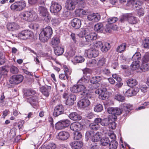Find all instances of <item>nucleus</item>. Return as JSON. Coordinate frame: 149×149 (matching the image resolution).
Instances as JSON below:
<instances>
[{
    "mask_svg": "<svg viewBox=\"0 0 149 149\" xmlns=\"http://www.w3.org/2000/svg\"><path fill=\"white\" fill-rule=\"evenodd\" d=\"M99 86L100 84L99 83L97 82L91 84V85L88 86V87L93 89H96Z\"/></svg>",
    "mask_w": 149,
    "mask_h": 149,
    "instance_id": "obj_54",
    "label": "nucleus"
},
{
    "mask_svg": "<svg viewBox=\"0 0 149 149\" xmlns=\"http://www.w3.org/2000/svg\"><path fill=\"white\" fill-rule=\"evenodd\" d=\"M83 143L80 141H74L70 143L72 149H80L83 146Z\"/></svg>",
    "mask_w": 149,
    "mask_h": 149,
    "instance_id": "obj_22",
    "label": "nucleus"
},
{
    "mask_svg": "<svg viewBox=\"0 0 149 149\" xmlns=\"http://www.w3.org/2000/svg\"><path fill=\"white\" fill-rule=\"evenodd\" d=\"M33 34V32L30 30H26L22 31L19 33L18 36L20 39L25 40L29 39L32 37Z\"/></svg>",
    "mask_w": 149,
    "mask_h": 149,
    "instance_id": "obj_9",
    "label": "nucleus"
},
{
    "mask_svg": "<svg viewBox=\"0 0 149 149\" xmlns=\"http://www.w3.org/2000/svg\"><path fill=\"white\" fill-rule=\"evenodd\" d=\"M149 60V54L148 53H146L143 56L141 61L142 63H145L148 62Z\"/></svg>",
    "mask_w": 149,
    "mask_h": 149,
    "instance_id": "obj_47",
    "label": "nucleus"
},
{
    "mask_svg": "<svg viewBox=\"0 0 149 149\" xmlns=\"http://www.w3.org/2000/svg\"><path fill=\"white\" fill-rule=\"evenodd\" d=\"M88 83L89 80L86 79V77L84 76L79 80L77 84H83L85 85V86L88 87Z\"/></svg>",
    "mask_w": 149,
    "mask_h": 149,
    "instance_id": "obj_30",
    "label": "nucleus"
},
{
    "mask_svg": "<svg viewBox=\"0 0 149 149\" xmlns=\"http://www.w3.org/2000/svg\"><path fill=\"white\" fill-rule=\"evenodd\" d=\"M69 133L67 132L62 131L59 132L56 136L57 139L61 140H65L68 139L70 137Z\"/></svg>",
    "mask_w": 149,
    "mask_h": 149,
    "instance_id": "obj_17",
    "label": "nucleus"
},
{
    "mask_svg": "<svg viewBox=\"0 0 149 149\" xmlns=\"http://www.w3.org/2000/svg\"><path fill=\"white\" fill-rule=\"evenodd\" d=\"M106 90L103 88V89H98L96 90L95 93L96 94L99 95V98L102 100H105L108 98V97L106 93Z\"/></svg>",
    "mask_w": 149,
    "mask_h": 149,
    "instance_id": "obj_14",
    "label": "nucleus"
},
{
    "mask_svg": "<svg viewBox=\"0 0 149 149\" xmlns=\"http://www.w3.org/2000/svg\"><path fill=\"white\" fill-rule=\"evenodd\" d=\"M52 30L49 26L45 27L40 33L39 36L40 40L43 42H47L52 34Z\"/></svg>",
    "mask_w": 149,
    "mask_h": 149,
    "instance_id": "obj_2",
    "label": "nucleus"
},
{
    "mask_svg": "<svg viewBox=\"0 0 149 149\" xmlns=\"http://www.w3.org/2000/svg\"><path fill=\"white\" fill-rule=\"evenodd\" d=\"M72 26L75 29L79 28L81 25V22L79 19L75 18L73 19L71 22Z\"/></svg>",
    "mask_w": 149,
    "mask_h": 149,
    "instance_id": "obj_21",
    "label": "nucleus"
},
{
    "mask_svg": "<svg viewBox=\"0 0 149 149\" xmlns=\"http://www.w3.org/2000/svg\"><path fill=\"white\" fill-rule=\"evenodd\" d=\"M24 93L26 96H31L34 95L36 93V91L34 90L29 89L24 91Z\"/></svg>",
    "mask_w": 149,
    "mask_h": 149,
    "instance_id": "obj_50",
    "label": "nucleus"
},
{
    "mask_svg": "<svg viewBox=\"0 0 149 149\" xmlns=\"http://www.w3.org/2000/svg\"><path fill=\"white\" fill-rule=\"evenodd\" d=\"M88 11L82 9H78L75 11V13L77 16L79 17L83 15H85L87 14Z\"/></svg>",
    "mask_w": 149,
    "mask_h": 149,
    "instance_id": "obj_28",
    "label": "nucleus"
},
{
    "mask_svg": "<svg viewBox=\"0 0 149 149\" xmlns=\"http://www.w3.org/2000/svg\"><path fill=\"white\" fill-rule=\"evenodd\" d=\"M12 78L10 80L12 84H18L23 81L24 77L21 74L16 75L12 76Z\"/></svg>",
    "mask_w": 149,
    "mask_h": 149,
    "instance_id": "obj_11",
    "label": "nucleus"
},
{
    "mask_svg": "<svg viewBox=\"0 0 149 149\" xmlns=\"http://www.w3.org/2000/svg\"><path fill=\"white\" fill-rule=\"evenodd\" d=\"M56 147L55 144L53 143H49L46 146V149H55Z\"/></svg>",
    "mask_w": 149,
    "mask_h": 149,
    "instance_id": "obj_62",
    "label": "nucleus"
},
{
    "mask_svg": "<svg viewBox=\"0 0 149 149\" xmlns=\"http://www.w3.org/2000/svg\"><path fill=\"white\" fill-rule=\"evenodd\" d=\"M61 21L60 19L58 17H54L51 20L52 24L55 26L58 25Z\"/></svg>",
    "mask_w": 149,
    "mask_h": 149,
    "instance_id": "obj_44",
    "label": "nucleus"
},
{
    "mask_svg": "<svg viewBox=\"0 0 149 149\" xmlns=\"http://www.w3.org/2000/svg\"><path fill=\"white\" fill-rule=\"evenodd\" d=\"M95 132L92 131H88L86 132V137L88 139H91L93 137V135H94Z\"/></svg>",
    "mask_w": 149,
    "mask_h": 149,
    "instance_id": "obj_45",
    "label": "nucleus"
},
{
    "mask_svg": "<svg viewBox=\"0 0 149 149\" xmlns=\"http://www.w3.org/2000/svg\"><path fill=\"white\" fill-rule=\"evenodd\" d=\"M26 6V4L25 1H18L11 4L10 8L13 11H19L23 10Z\"/></svg>",
    "mask_w": 149,
    "mask_h": 149,
    "instance_id": "obj_5",
    "label": "nucleus"
},
{
    "mask_svg": "<svg viewBox=\"0 0 149 149\" xmlns=\"http://www.w3.org/2000/svg\"><path fill=\"white\" fill-rule=\"evenodd\" d=\"M102 45V42L101 41H96L92 45V46H94V47L99 48Z\"/></svg>",
    "mask_w": 149,
    "mask_h": 149,
    "instance_id": "obj_61",
    "label": "nucleus"
},
{
    "mask_svg": "<svg viewBox=\"0 0 149 149\" xmlns=\"http://www.w3.org/2000/svg\"><path fill=\"white\" fill-rule=\"evenodd\" d=\"M98 51L93 47L92 45H90V48L85 50V56L89 58L96 57L98 56Z\"/></svg>",
    "mask_w": 149,
    "mask_h": 149,
    "instance_id": "obj_6",
    "label": "nucleus"
},
{
    "mask_svg": "<svg viewBox=\"0 0 149 149\" xmlns=\"http://www.w3.org/2000/svg\"><path fill=\"white\" fill-rule=\"evenodd\" d=\"M121 109L118 108H109L107 109L108 113L114 115V119L116 118L115 115H119L122 113H124L123 116H126L132 109V106L130 104H124L121 106Z\"/></svg>",
    "mask_w": 149,
    "mask_h": 149,
    "instance_id": "obj_1",
    "label": "nucleus"
},
{
    "mask_svg": "<svg viewBox=\"0 0 149 149\" xmlns=\"http://www.w3.org/2000/svg\"><path fill=\"white\" fill-rule=\"evenodd\" d=\"M27 101L35 108L38 106V97L36 96H33L29 98Z\"/></svg>",
    "mask_w": 149,
    "mask_h": 149,
    "instance_id": "obj_18",
    "label": "nucleus"
},
{
    "mask_svg": "<svg viewBox=\"0 0 149 149\" xmlns=\"http://www.w3.org/2000/svg\"><path fill=\"white\" fill-rule=\"evenodd\" d=\"M106 61V60L105 58L102 57L98 61L97 65L99 67L103 66L105 65Z\"/></svg>",
    "mask_w": 149,
    "mask_h": 149,
    "instance_id": "obj_43",
    "label": "nucleus"
},
{
    "mask_svg": "<svg viewBox=\"0 0 149 149\" xmlns=\"http://www.w3.org/2000/svg\"><path fill=\"white\" fill-rule=\"evenodd\" d=\"M97 37V34L95 32H92L87 34L85 37V40L81 42L83 45H87L90 43L91 41L96 40Z\"/></svg>",
    "mask_w": 149,
    "mask_h": 149,
    "instance_id": "obj_7",
    "label": "nucleus"
},
{
    "mask_svg": "<svg viewBox=\"0 0 149 149\" xmlns=\"http://www.w3.org/2000/svg\"><path fill=\"white\" fill-rule=\"evenodd\" d=\"M141 59V54L139 52H136L132 57L133 61L140 62Z\"/></svg>",
    "mask_w": 149,
    "mask_h": 149,
    "instance_id": "obj_31",
    "label": "nucleus"
},
{
    "mask_svg": "<svg viewBox=\"0 0 149 149\" xmlns=\"http://www.w3.org/2000/svg\"><path fill=\"white\" fill-rule=\"evenodd\" d=\"M64 128L68 127L70 124V122L67 119L61 120Z\"/></svg>",
    "mask_w": 149,
    "mask_h": 149,
    "instance_id": "obj_56",
    "label": "nucleus"
},
{
    "mask_svg": "<svg viewBox=\"0 0 149 149\" xmlns=\"http://www.w3.org/2000/svg\"><path fill=\"white\" fill-rule=\"evenodd\" d=\"M62 9L61 5L57 3H53L50 7V12L53 13H56Z\"/></svg>",
    "mask_w": 149,
    "mask_h": 149,
    "instance_id": "obj_10",
    "label": "nucleus"
},
{
    "mask_svg": "<svg viewBox=\"0 0 149 149\" xmlns=\"http://www.w3.org/2000/svg\"><path fill=\"white\" fill-rule=\"evenodd\" d=\"M76 5L81 7H84L85 6L84 1V0H75Z\"/></svg>",
    "mask_w": 149,
    "mask_h": 149,
    "instance_id": "obj_52",
    "label": "nucleus"
},
{
    "mask_svg": "<svg viewBox=\"0 0 149 149\" xmlns=\"http://www.w3.org/2000/svg\"><path fill=\"white\" fill-rule=\"evenodd\" d=\"M143 2L139 0H137L136 1H135L133 3V5L132 6L134 8H140V7L142 4Z\"/></svg>",
    "mask_w": 149,
    "mask_h": 149,
    "instance_id": "obj_49",
    "label": "nucleus"
},
{
    "mask_svg": "<svg viewBox=\"0 0 149 149\" xmlns=\"http://www.w3.org/2000/svg\"><path fill=\"white\" fill-rule=\"evenodd\" d=\"M69 118L74 120H79L81 119V116L76 112L71 113L69 115Z\"/></svg>",
    "mask_w": 149,
    "mask_h": 149,
    "instance_id": "obj_26",
    "label": "nucleus"
},
{
    "mask_svg": "<svg viewBox=\"0 0 149 149\" xmlns=\"http://www.w3.org/2000/svg\"><path fill=\"white\" fill-rule=\"evenodd\" d=\"M89 126L91 129L95 130H97L100 128V125H99L96 124L94 123H91Z\"/></svg>",
    "mask_w": 149,
    "mask_h": 149,
    "instance_id": "obj_46",
    "label": "nucleus"
},
{
    "mask_svg": "<svg viewBox=\"0 0 149 149\" xmlns=\"http://www.w3.org/2000/svg\"><path fill=\"white\" fill-rule=\"evenodd\" d=\"M140 63L133 61L131 65V69L133 70H137L138 69H140Z\"/></svg>",
    "mask_w": 149,
    "mask_h": 149,
    "instance_id": "obj_36",
    "label": "nucleus"
},
{
    "mask_svg": "<svg viewBox=\"0 0 149 149\" xmlns=\"http://www.w3.org/2000/svg\"><path fill=\"white\" fill-rule=\"evenodd\" d=\"M56 128L58 130H61L64 128L61 121L56 123L55 125Z\"/></svg>",
    "mask_w": 149,
    "mask_h": 149,
    "instance_id": "obj_60",
    "label": "nucleus"
},
{
    "mask_svg": "<svg viewBox=\"0 0 149 149\" xmlns=\"http://www.w3.org/2000/svg\"><path fill=\"white\" fill-rule=\"evenodd\" d=\"M126 46V44L125 43L122 44L117 47L116 51L120 53L124 52L125 50Z\"/></svg>",
    "mask_w": 149,
    "mask_h": 149,
    "instance_id": "obj_34",
    "label": "nucleus"
},
{
    "mask_svg": "<svg viewBox=\"0 0 149 149\" xmlns=\"http://www.w3.org/2000/svg\"><path fill=\"white\" fill-rule=\"evenodd\" d=\"M38 11L40 15L42 16L46 22H49L51 19V16L46 8L43 6H39Z\"/></svg>",
    "mask_w": 149,
    "mask_h": 149,
    "instance_id": "obj_8",
    "label": "nucleus"
},
{
    "mask_svg": "<svg viewBox=\"0 0 149 149\" xmlns=\"http://www.w3.org/2000/svg\"><path fill=\"white\" fill-rule=\"evenodd\" d=\"M136 94V92L132 89H129L125 91V95L127 96L130 97Z\"/></svg>",
    "mask_w": 149,
    "mask_h": 149,
    "instance_id": "obj_40",
    "label": "nucleus"
},
{
    "mask_svg": "<svg viewBox=\"0 0 149 149\" xmlns=\"http://www.w3.org/2000/svg\"><path fill=\"white\" fill-rule=\"evenodd\" d=\"M127 83L128 86L132 87L137 85V81L135 79H130L128 80Z\"/></svg>",
    "mask_w": 149,
    "mask_h": 149,
    "instance_id": "obj_41",
    "label": "nucleus"
},
{
    "mask_svg": "<svg viewBox=\"0 0 149 149\" xmlns=\"http://www.w3.org/2000/svg\"><path fill=\"white\" fill-rule=\"evenodd\" d=\"M118 143L115 140L111 141L109 144V149H116L118 146Z\"/></svg>",
    "mask_w": 149,
    "mask_h": 149,
    "instance_id": "obj_38",
    "label": "nucleus"
},
{
    "mask_svg": "<svg viewBox=\"0 0 149 149\" xmlns=\"http://www.w3.org/2000/svg\"><path fill=\"white\" fill-rule=\"evenodd\" d=\"M96 60L95 59H93L88 61L87 63V65L89 67H93L96 64Z\"/></svg>",
    "mask_w": 149,
    "mask_h": 149,
    "instance_id": "obj_53",
    "label": "nucleus"
},
{
    "mask_svg": "<svg viewBox=\"0 0 149 149\" xmlns=\"http://www.w3.org/2000/svg\"><path fill=\"white\" fill-rule=\"evenodd\" d=\"M140 69L143 72L149 71V63H142Z\"/></svg>",
    "mask_w": 149,
    "mask_h": 149,
    "instance_id": "obj_37",
    "label": "nucleus"
},
{
    "mask_svg": "<svg viewBox=\"0 0 149 149\" xmlns=\"http://www.w3.org/2000/svg\"><path fill=\"white\" fill-rule=\"evenodd\" d=\"M64 111V108L62 105H57L54 109L53 115L55 117H57L63 113Z\"/></svg>",
    "mask_w": 149,
    "mask_h": 149,
    "instance_id": "obj_12",
    "label": "nucleus"
},
{
    "mask_svg": "<svg viewBox=\"0 0 149 149\" xmlns=\"http://www.w3.org/2000/svg\"><path fill=\"white\" fill-rule=\"evenodd\" d=\"M7 28L9 31H13L18 30L19 28V26L17 24L13 22L8 24Z\"/></svg>",
    "mask_w": 149,
    "mask_h": 149,
    "instance_id": "obj_23",
    "label": "nucleus"
},
{
    "mask_svg": "<svg viewBox=\"0 0 149 149\" xmlns=\"http://www.w3.org/2000/svg\"><path fill=\"white\" fill-rule=\"evenodd\" d=\"M111 116H110V117L102 119L101 122V125L103 126H107L110 123H111L112 121V119H111Z\"/></svg>",
    "mask_w": 149,
    "mask_h": 149,
    "instance_id": "obj_29",
    "label": "nucleus"
},
{
    "mask_svg": "<svg viewBox=\"0 0 149 149\" xmlns=\"http://www.w3.org/2000/svg\"><path fill=\"white\" fill-rule=\"evenodd\" d=\"M104 29L103 24L101 23H98L96 24L94 27L95 31L100 33H102Z\"/></svg>",
    "mask_w": 149,
    "mask_h": 149,
    "instance_id": "obj_25",
    "label": "nucleus"
},
{
    "mask_svg": "<svg viewBox=\"0 0 149 149\" xmlns=\"http://www.w3.org/2000/svg\"><path fill=\"white\" fill-rule=\"evenodd\" d=\"M42 93L45 96L47 97L49 95L48 90L44 87H42L40 89Z\"/></svg>",
    "mask_w": 149,
    "mask_h": 149,
    "instance_id": "obj_57",
    "label": "nucleus"
},
{
    "mask_svg": "<svg viewBox=\"0 0 149 149\" xmlns=\"http://www.w3.org/2000/svg\"><path fill=\"white\" fill-rule=\"evenodd\" d=\"M60 42V40L58 37L55 36L52 39L50 42V44L53 47H55L57 46Z\"/></svg>",
    "mask_w": 149,
    "mask_h": 149,
    "instance_id": "obj_24",
    "label": "nucleus"
},
{
    "mask_svg": "<svg viewBox=\"0 0 149 149\" xmlns=\"http://www.w3.org/2000/svg\"><path fill=\"white\" fill-rule=\"evenodd\" d=\"M82 137V134L78 131L74 132V140H79L81 139Z\"/></svg>",
    "mask_w": 149,
    "mask_h": 149,
    "instance_id": "obj_42",
    "label": "nucleus"
},
{
    "mask_svg": "<svg viewBox=\"0 0 149 149\" xmlns=\"http://www.w3.org/2000/svg\"><path fill=\"white\" fill-rule=\"evenodd\" d=\"M114 98L118 101L122 102L125 99L124 97L119 94H117L115 95Z\"/></svg>",
    "mask_w": 149,
    "mask_h": 149,
    "instance_id": "obj_55",
    "label": "nucleus"
},
{
    "mask_svg": "<svg viewBox=\"0 0 149 149\" xmlns=\"http://www.w3.org/2000/svg\"><path fill=\"white\" fill-rule=\"evenodd\" d=\"M76 6L75 0H67L65 3V7L69 10H74Z\"/></svg>",
    "mask_w": 149,
    "mask_h": 149,
    "instance_id": "obj_13",
    "label": "nucleus"
},
{
    "mask_svg": "<svg viewBox=\"0 0 149 149\" xmlns=\"http://www.w3.org/2000/svg\"><path fill=\"white\" fill-rule=\"evenodd\" d=\"M70 90L73 93H80L83 96L87 95L89 93V90L86 88L85 85L77 84V85H74L71 88Z\"/></svg>",
    "mask_w": 149,
    "mask_h": 149,
    "instance_id": "obj_4",
    "label": "nucleus"
},
{
    "mask_svg": "<svg viewBox=\"0 0 149 149\" xmlns=\"http://www.w3.org/2000/svg\"><path fill=\"white\" fill-rule=\"evenodd\" d=\"M143 45L144 47L149 48V39L147 38L145 39Z\"/></svg>",
    "mask_w": 149,
    "mask_h": 149,
    "instance_id": "obj_64",
    "label": "nucleus"
},
{
    "mask_svg": "<svg viewBox=\"0 0 149 149\" xmlns=\"http://www.w3.org/2000/svg\"><path fill=\"white\" fill-rule=\"evenodd\" d=\"M103 109V106L100 104H97L94 108V110L95 111L97 112H100Z\"/></svg>",
    "mask_w": 149,
    "mask_h": 149,
    "instance_id": "obj_48",
    "label": "nucleus"
},
{
    "mask_svg": "<svg viewBox=\"0 0 149 149\" xmlns=\"http://www.w3.org/2000/svg\"><path fill=\"white\" fill-rule=\"evenodd\" d=\"M118 20L117 17H111L108 19V24H111L115 22Z\"/></svg>",
    "mask_w": 149,
    "mask_h": 149,
    "instance_id": "obj_59",
    "label": "nucleus"
},
{
    "mask_svg": "<svg viewBox=\"0 0 149 149\" xmlns=\"http://www.w3.org/2000/svg\"><path fill=\"white\" fill-rule=\"evenodd\" d=\"M90 104L89 100L86 99H82L78 103L79 107L81 108H84L87 107Z\"/></svg>",
    "mask_w": 149,
    "mask_h": 149,
    "instance_id": "obj_19",
    "label": "nucleus"
},
{
    "mask_svg": "<svg viewBox=\"0 0 149 149\" xmlns=\"http://www.w3.org/2000/svg\"><path fill=\"white\" fill-rule=\"evenodd\" d=\"M20 17L25 20L31 22L36 20L37 17L36 13L33 11H26L22 12Z\"/></svg>",
    "mask_w": 149,
    "mask_h": 149,
    "instance_id": "obj_3",
    "label": "nucleus"
},
{
    "mask_svg": "<svg viewBox=\"0 0 149 149\" xmlns=\"http://www.w3.org/2000/svg\"><path fill=\"white\" fill-rule=\"evenodd\" d=\"M101 133L99 132H95L94 135H93L92 141L93 142H97L99 141L101 137Z\"/></svg>",
    "mask_w": 149,
    "mask_h": 149,
    "instance_id": "obj_33",
    "label": "nucleus"
},
{
    "mask_svg": "<svg viewBox=\"0 0 149 149\" xmlns=\"http://www.w3.org/2000/svg\"><path fill=\"white\" fill-rule=\"evenodd\" d=\"M84 61V58L81 56H76L74 58V61L77 63H82Z\"/></svg>",
    "mask_w": 149,
    "mask_h": 149,
    "instance_id": "obj_51",
    "label": "nucleus"
},
{
    "mask_svg": "<svg viewBox=\"0 0 149 149\" xmlns=\"http://www.w3.org/2000/svg\"><path fill=\"white\" fill-rule=\"evenodd\" d=\"M10 71L13 74H16L18 73V70L16 67L14 66H12L10 68Z\"/></svg>",
    "mask_w": 149,
    "mask_h": 149,
    "instance_id": "obj_63",
    "label": "nucleus"
},
{
    "mask_svg": "<svg viewBox=\"0 0 149 149\" xmlns=\"http://www.w3.org/2000/svg\"><path fill=\"white\" fill-rule=\"evenodd\" d=\"M64 52V49L60 46H56L54 49V52L56 55L59 56L62 55Z\"/></svg>",
    "mask_w": 149,
    "mask_h": 149,
    "instance_id": "obj_32",
    "label": "nucleus"
},
{
    "mask_svg": "<svg viewBox=\"0 0 149 149\" xmlns=\"http://www.w3.org/2000/svg\"><path fill=\"white\" fill-rule=\"evenodd\" d=\"M88 19L93 22L98 21L100 19V15L97 13H92L87 16Z\"/></svg>",
    "mask_w": 149,
    "mask_h": 149,
    "instance_id": "obj_15",
    "label": "nucleus"
},
{
    "mask_svg": "<svg viewBox=\"0 0 149 149\" xmlns=\"http://www.w3.org/2000/svg\"><path fill=\"white\" fill-rule=\"evenodd\" d=\"M128 21L130 24H135L137 22V18L131 14H128Z\"/></svg>",
    "mask_w": 149,
    "mask_h": 149,
    "instance_id": "obj_27",
    "label": "nucleus"
},
{
    "mask_svg": "<svg viewBox=\"0 0 149 149\" xmlns=\"http://www.w3.org/2000/svg\"><path fill=\"white\" fill-rule=\"evenodd\" d=\"M101 144L103 146H106L108 145L110 141L109 138L107 137H103L100 140Z\"/></svg>",
    "mask_w": 149,
    "mask_h": 149,
    "instance_id": "obj_39",
    "label": "nucleus"
},
{
    "mask_svg": "<svg viewBox=\"0 0 149 149\" xmlns=\"http://www.w3.org/2000/svg\"><path fill=\"white\" fill-rule=\"evenodd\" d=\"M63 68L64 69V71L65 73L67 74L68 76L69 75H70L72 72L70 68H67V67L65 65H64Z\"/></svg>",
    "mask_w": 149,
    "mask_h": 149,
    "instance_id": "obj_58",
    "label": "nucleus"
},
{
    "mask_svg": "<svg viewBox=\"0 0 149 149\" xmlns=\"http://www.w3.org/2000/svg\"><path fill=\"white\" fill-rule=\"evenodd\" d=\"M76 100V96L74 94H71L67 97L66 100V104L68 105H72L73 104L74 101Z\"/></svg>",
    "mask_w": 149,
    "mask_h": 149,
    "instance_id": "obj_20",
    "label": "nucleus"
},
{
    "mask_svg": "<svg viewBox=\"0 0 149 149\" xmlns=\"http://www.w3.org/2000/svg\"><path fill=\"white\" fill-rule=\"evenodd\" d=\"M110 48V44L108 43H105L104 45H102V47L101 48V50L103 52H107Z\"/></svg>",
    "mask_w": 149,
    "mask_h": 149,
    "instance_id": "obj_35",
    "label": "nucleus"
},
{
    "mask_svg": "<svg viewBox=\"0 0 149 149\" xmlns=\"http://www.w3.org/2000/svg\"><path fill=\"white\" fill-rule=\"evenodd\" d=\"M83 127V126L78 122L72 123L70 126L71 130L74 132L81 130L82 128Z\"/></svg>",
    "mask_w": 149,
    "mask_h": 149,
    "instance_id": "obj_16",
    "label": "nucleus"
}]
</instances>
